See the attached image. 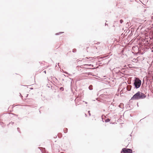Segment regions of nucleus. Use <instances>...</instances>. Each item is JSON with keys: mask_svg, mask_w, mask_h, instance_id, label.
<instances>
[{"mask_svg": "<svg viewBox=\"0 0 153 153\" xmlns=\"http://www.w3.org/2000/svg\"><path fill=\"white\" fill-rule=\"evenodd\" d=\"M146 97V95L144 93L140 91H138L133 96L130 100V101L131 100H136L143 99L145 98Z\"/></svg>", "mask_w": 153, "mask_h": 153, "instance_id": "nucleus-1", "label": "nucleus"}, {"mask_svg": "<svg viewBox=\"0 0 153 153\" xmlns=\"http://www.w3.org/2000/svg\"><path fill=\"white\" fill-rule=\"evenodd\" d=\"M141 83V81L137 77H135L134 80L133 85L134 86V88L136 89L139 88L140 86Z\"/></svg>", "mask_w": 153, "mask_h": 153, "instance_id": "nucleus-2", "label": "nucleus"}, {"mask_svg": "<svg viewBox=\"0 0 153 153\" xmlns=\"http://www.w3.org/2000/svg\"><path fill=\"white\" fill-rule=\"evenodd\" d=\"M120 153H132V150L131 149L124 148L122 149Z\"/></svg>", "mask_w": 153, "mask_h": 153, "instance_id": "nucleus-3", "label": "nucleus"}, {"mask_svg": "<svg viewBox=\"0 0 153 153\" xmlns=\"http://www.w3.org/2000/svg\"><path fill=\"white\" fill-rule=\"evenodd\" d=\"M117 74H118L121 75V74H124L122 73L120 70H119L118 71L117 73Z\"/></svg>", "mask_w": 153, "mask_h": 153, "instance_id": "nucleus-4", "label": "nucleus"}, {"mask_svg": "<svg viewBox=\"0 0 153 153\" xmlns=\"http://www.w3.org/2000/svg\"><path fill=\"white\" fill-rule=\"evenodd\" d=\"M88 88L90 90H92L93 89V86L92 85H90L88 87Z\"/></svg>", "mask_w": 153, "mask_h": 153, "instance_id": "nucleus-5", "label": "nucleus"}, {"mask_svg": "<svg viewBox=\"0 0 153 153\" xmlns=\"http://www.w3.org/2000/svg\"><path fill=\"white\" fill-rule=\"evenodd\" d=\"M63 131L65 133H66L68 131V129L66 128H65L64 129Z\"/></svg>", "mask_w": 153, "mask_h": 153, "instance_id": "nucleus-6", "label": "nucleus"}, {"mask_svg": "<svg viewBox=\"0 0 153 153\" xmlns=\"http://www.w3.org/2000/svg\"><path fill=\"white\" fill-rule=\"evenodd\" d=\"M110 120L109 119L107 118L105 120V122L106 123H107L109 122L110 121Z\"/></svg>", "mask_w": 153, "mask_h": 153, "instance_id": "nucleus-7", "label": "nucleus"}, {"mask_svg": "<svg viewBox=\"0 0 153 153\" xmlns=\"http://www.w3.org/2000/svg\"><path fill=\"white\" fill-rule=\"evenodd\" d=\"M84 65L86 66H91L92 67H93V65L91 64H85Z\"/></svg>", "mask_w": 153, "mask_h": 153, "instance_id": "nucleus-8", "label": "nucleus"}, {"mask_svg": "<svg viewBox=\"0 0 153 153\" xmlns=\"http://www.w3.org/2000/svg\"><path fill=\"white\" fill-rule=\"evenodd\" d=\"M64 33V32H60L59 33H56L55 35H59L60 34H61L62 33Z\"/></svg>", "mask_w": 153, "mask_h": 153, "instance_id": "nucleus-9", "label": "nucleus"}, {"mask_svg": "<svg viewBox=\"0 0 153 153\" xmlns=\"http://www.w3.org/2000/svg\"><path fill=\"white\" fill-rule=\"evenodd\" d=\"M76 49L75 48L73 49L72 50V52L73 53H76Z\"/></svg>", "mask_w": 153, "mask_h": 153, "instance_id": "nucleus-10", "label": "nucleus"}, {"mask_svg": "<svg viewBox=\"0 0 153 153\" xmlns=\"http://www.w3.org/2000/svg\"><path fill=\"white\" fill-rule=\"evenodd\" d=\"M63 72L64 73H65V74H68V75H71L70 74H69L66 71H63Z\"/></svg>", "mask_w": 153, "mask_h": 153, "instance_id": "nucleus-11", "label": "nucleus"}, {"mask_svg": "<svg viewBox=\"0 0 153 153\" xmlns=\"http://www.w3.org/2000/svg\"><path fill=\"white\" fill-rule=\"evenodd\" d=\"M123 105V103H121L119 105V106L120 108H122V106Z\"/></svg>", "mask_w": 153, "mask_h": 153, "instance_id": "nucleus-12", "label": "nucleus"}, {"mask_svg": "<svg viewBox=\"0 0 153 153\" xmlns=\"http://www.w3.org/2000/svg\"><path fill=\"white\" fill-rule=\"evenodd\" d=\"M17 130L18 131L19 133H21V131H20V129L19 128H18H18H17Z\"/></svg>", "mask_w": 153, "mask_h": 153, "instance_id": "nucleus-13", "label": "nucleus"}, {"mask_svg": "<svg viewBox=\"0 0 153 153\" xmlns=\"http://www.w3.org/2000/svg\"><path fill=\"white\" fill-rule=\"evenodd\" d=\"M60 89L61 90H62V91H63L64 90V88L63 87H61L60 88Z\"/></svg>", "mask_w": 153, "mask_h": 153, "instance_id": "nucleus-14", "label": "nucleus"}, {"mask_svg": "<svg viewBox=\"0 0 153 153\" xmlns=\"http://www.w3.org/2000/svg\"><path fill=\"white\" fill-rule=\"evenodd\" d=\"M120 22L121 24H122L123 23V21L122 19H121L120 20Z\"/></svg>", "mask_w": 153, "mask_h": 153, "instance_id": "nucleus-15", "label": "nucleus"}, {"mask_svg": "<svg viewBox=\"0 0 153 153\" xmlns=\"http://www.w3.org/2000/svg\"><path fill=\"white\" fill-rule=\"evenodd\" d=\"M14 122H11L10 123H9V125L11 124L12 125H13L14 124Z\"/></svg>", "mask_w": 153, "mask_h": 153, "instance_id": "nucleus-16", "label": "nucleus"}, {"mask_svg": "<svg viewBox=\"0 0 153 153\" xmlns=\"http://www.w3.org/2000/svg\"><path fill=\"white\" fill-rule=\"evenodd\" d=\"M88 113L89 114V115L90 116H91V114H90V111H88Z\"/></svg>", "mask_w": 153, "mask_h": 153, "instance_id": "nucleus-17", "label": "nucleus"}, {"mask_svg": "<svg viewBox=\"0 0 153 153\" xmlns=\"http://www.w3.org/2000/svg\"><path fill=\"white\" fill-rule=\"evenodd\" d=\"M38 148L39 149V151L41 152V153H43V152H42L41 150L39 147H38Z\"/></svg>", "mask_w": 153, "mask_h": 153, "instance_id": "nucleus-18", "label": "nucleus"}, {"mask_svg": "<svg viewBox=\"0 0 153 153\" xmlns=\"http://www.w3.org/2000/svg\"><path fill=\"white\" fill-rule=\"evenodd\" d=\"M43 72L45 73V74H46V71H45V70L44 71H43Z\"/></svg>", "mask_w": 153, "mask_h": 153, "instance_id": "nucleus-19", "label": "nucleus"}, {"mask_svg": "<svg viewBox=\"0 0 153 153\" xmlns=\"http://www.w3.org/2000/svg\"><path fill=\"white\" fill-rule=\"evenodd\" d=\"M105 26L106 25H108V24L107 23H105Z\"/></svg>", "mask_w": 153, "mask_h": 153, "instance_id": "nucleus-20", "label": "nucleus"}, {"mask_svg": "<svg viewBox=\"0 0 153 153\" xmlns=\"http://www.w3.org/2000/svg\"><path fill=\"white\" fill-rule=\"evenodd\" d=\"M64 75L65 76H67V77H68V76H66L65 75V74H64Z\"/></svg>", "mask_w": 153, "mask_h": 153, "instance_id": "nucleus-21", "label": "nucleus"}, {"mask_svg": "<svg viewBox=\"0 0 153 153\" xmlns=\"http://www.w3.org/2000/svg\"><path fill=\"white\" fill-rule=\"evenodd\" d=\"M14 115H15V116H18V115H17V114H14Z\"/></svg>", "mask_w": 153, "mask_h": 153, "instance_id": "nucleus-22", "label": "nucleus"}, {"mask_svg": "<svg viewBox=\"0 0 153 153\" xmlns=\"http://www.w3.org/2000/svg\"><path fill=\"white\" fill-rule=\"evenodd\" d=\"M85 117H86V116H87V114H85Z\"/></svg>", "mask_w": 153, "mask_h": 153, "instance_id": "nucleus-23", "label": "nucleus"}, {"mask_svg": "<svg viewBox=\"0 0 153 153\" xmlns=\"http://www.w3.org/2000/svg\"><path fill=\"white\" fill-rule=\"evenodd\" d=\"M100 42H98L97 43V44H100Z\"/></svg>", "mask_w": 153, "mask_h": 153, "instance_id": "nucleus-24", "label": "nucleus"}, {"mask_svg": "<svg viewBox=\"0 0 153 153\" xmlns=\"http://www.w3.org/2000/svg\"><path fill=\"white\" fill-rule=\"evenodd\" d=\"M20 94V95H21V97H23V96H22L21 94Z\"/></svg>", "mask_w": 153, "mask_h": 153, "instance_id": "nucleus-25", "label": "nucleus"}, {"mask_svg": "<svg viewBox=\"0 0 153 153\" xmlns=\"http://www.w3.org/2000/svg\"><path fill=\"white\" fill-rule=\"evenodd\" d=\"M59 63H58V66H59Z\"/></svg>", "mask_w": 153, "mask_h": 153, "instance_id": "nucleus-26", "label": "nucleus"}, {"mask_svg": "<svg viewBox=\"0 0 153 153\" xmlns=\"http://www.w3.org/2000/svg\"><path fill=\"white\" fill-rule=\"evenodd\" d=\"M85 104H87V102H85Z\"/></svg>", "mask_w": 153, "mask_h": 153, "instance_id": "nucleus-27", "label": "nucleus"}, {"mask_svg": "<svg viewBox=\"0 0 153 153\" xmlns=\"http://www.w3.org/2000/svg\"><path fill=\"white\" fill-rule=\"evenodd\" d=\"M69 79H71V80H72V79L71 78H69Z\"/></svg>", "mask_w": 153, "mask_h": 153, "instance_id": "nucleus-28", "label": "nucleus"}, {"mask_svg": "<svg viewBox=\"0 0 153 153\" xmlns=\"http://www.w3.org/2000/svg\"><path fill=\"white\" fill-rule=\"evenodd\" d=\"M30 89H33V88H30Z\"/></svg>", "mask_w": 153, "mask_h": 153, "instance_id": "nucleus-29", "label": "nucleus"}, {"mask_svg": "<svg viewBox=\"0 0 153 153\" xmlns=\"http://www.w3.org/2000/svg\"><path fill=\"white\" fill-rule=\"evenodd\" d=\"M55 79H56V80H57V79L56 78H55Z\"/></svg>", "mask_w": 153, "mask_h": 153, "instance_id": "nucleus-30", "label": "nucleus"}, {"mask_svg": "<svg viewBox=\"0 0 153 153\" xmlns=\"http://www.w3.org/2000/svg\"><path fill=\"white\" fill-rule=\"evenodd\" d=\"M88 48V47H87V48H86V49H87V48Z\"/></svg>", "mask_w": 153, "mask_h": 153, "instance_id": "nucleus-31", "label": "nucleus"}, {"mask_svg": "<svg viewBox=\"0 0 153 153\" xmlns=\"http://www.w3.org/2000/svg\"><path fill=\"white\" fill-rule=\"evenodd\" d=\"M48 88H50V87L49 86H48Z\"/></svg>", "mask_w": 153, "mask_h": 153, "instance_id": "nucleus-32", "label": "nucleus"}, {"mask_svg": "<svg viewBox=\"0 0 153 153\" xmlns=\"http://www.w3.org/2000/svg\"><path fill=\"white\" fill-rule=\"evenodd\" d=\"M152 48L153 49V47H152Z\"/></svg>", "mask_w": 153, "mask_h": 153, "instance_id": "nucleus-33", "label": "nucleus"}]
</instances>
